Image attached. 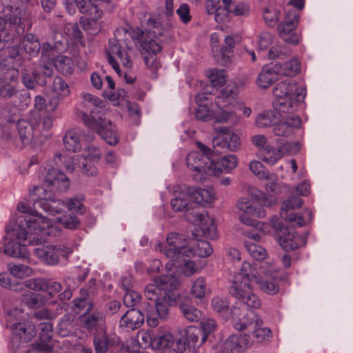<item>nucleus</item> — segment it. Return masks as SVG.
<instances>
[{
    "mask_svg": "<svg viewBox=\"0 0 353 353\" xmlns=\"http://www.w3.org/2000/svg\"><path fill=\"white\" fill-rule=\"evenodd\" d=\"M17 210L21 214L6 227V233H11L18 239H25L29 234L39 233L50 226V220L37 211H32L25 202H20Z\"/></svg>",
    "mask_w": 353,
    "mask_h": 353,
    "instance_id": "f03ea898",
    "label": "nucleus"
},
{
    "mask_svg": "<svg viewBox=\"0 0 353 353\" xmlns=\"http://www.w3.org/2000/svg\"><path fill=\"white\" fill-rule=\"evenodd\" d=\"M174 336L171 334L153 337L152 348L159 353H163L170 350L174 345Z\"/></svg>",
    "mask_w": 353,
    "mask_h": 353,
    "instance_id": "c03bdc74",
    "label": "nucleus"
},
{
    "mask_svg": "<svg viewBox=\"0 0 353 353\" xmlns=\"http://www.w3.org/2000/svg\"><path fill=\"white\" fill-rule=\"evenodd\" d=\"M38 123H32L26 119H20L17 121V128L20 141L16 142V147L23 148L32 143L37 134Z\"/></svg>",
    "mask_w": 353,
    "mask_h": 353,
    "instance_id": "aec40b11",
    "label": "nucleus"
},
{
    "mask_svg": "<svg viewBox=\"0 0 353 353\" xmlns=\"http://www.w3.org/2000/svg\"><path fill=\"white\" fill-rule=\"evenodd\" d=\"M12 99L14 105L20 109L26 108L30 102V94L24 90L17 89Z\"/></svg>",
    "mask_w": 353,
    "mask_h": 353,
    "instance_id": "bf43d9fd",
    "label": "nucleus"
},
{
    "mask_svg": "<svg viewBox=\"0 0 353 353\" xmlns=\"http://www.w3.org/2000/svg\"><path fill=\"white\" fill-rule=\"evenodd\" d=\"M198 225L201 227V230L203 231V235L207 237L213 238L216 236V225L214 224V221L212 218L209 216L205 212H204L203 217Z\"/></svg>",
    "mask_w": 353,
    "mask_h": 353,
    "instance_id": "603ef678",
    "label": "nucleus"
},
{
    "mask_svg": "<svg viewBox=\"0 0 353 353\" xmlns=\"http://www.w3.org/2000/svg\"><path fill=\"white\" fill-rule=\"evenodd\" d=\"M238 158L236 155L228 154L213 161L211 175L219 176L223 172H230L236 168Z\"/></svg>",
    "mask_w": 353,
    "mask_h": 353,
    "instance_id": "c85d7f7f",
    "label": "nucleus"
},
{
    "mask_svg": "<svg viewBox=\"0 0 353 353\" xmlns=\"http://www.w3.org/2000/svg\"><path fill=\"white\" fill-rule=\"evenodd\" d=\"M276 118L273 111H266L259 114L256 119V125L259 128L270 127L276 122Z\"/></svg>",
    "mask_w": 353,
    "mask_h": 353,
    "instance_id": "4d7b16f0",
    "label": "nucleus"
},
{
    "mask_svg": "<svg viewBox=\"0 0 353 353\" xmlns=\"http://www.w3.org/2000/svg\"><path fill=\"white\" fill-rule=\"evenodd\" d=\"M260 279L256 267L244 261L241 272L234 276L232 281L229 293L248 308L259 309L261 305V301L259 296L254 293L252 285L259 282Z\"/></svg>",
    "mask_w": 353,
    "mask_h": 353,
    "instance_id": "f257e3e1",
    "label": "nucleus"
},
{
    "mask_svg": "<svg viewBox=\"0 0 353 353\" xmlns=\"http://www.w3.org/2000/svg\"><path fill=\"white\" fill-rule=\"evenodd\" d=\"M192 192L190 188H185V190L180 192L179 195L176 194L175 197L171 200L170 204L172 210L175 212H185L190 207V194Z\"/></svg>",
    "mask_w": 353,
    "mask_h": 353,
    "instance_id": "f704fd0d",
    "label": "nucleus"
},
{
    "mask_svg": "<svg viewBox=\"0 0 353 353\" xmlns=\"http://www.w3.org/2000/svg\"><path fill=\"white\" fill-rule=\"evenodd\" d=\"M54 66L57 70L64 75H70L72 73L74 70L73 60L65 55H58L53 63Z\"/></svg>",
    "mask_w": 353,
    "mask_h": 353,
    "instance_id": "37998d69",
    "label": "nucleus"
},
{
    "mask_svg": "<svg viewBox=\"0 0 353 353\" xmlns=\"http://www.w3.org/2000/svg\"><path fill=\"white\" fill-rule=\"evenodd\" d=\"M63 143L67 150L77 152L81 148L79 132L75 130L68 131L63 137Z\"/></svg>",
    "mask_w": 353,
    "mask_h": 353,
    "instance_id": "79ce46f5",
    "label": "nucleus"
},
{
    "mask_svg": "<svg viewBox=\"0 0 353 353\" xmlns=\"http://www.w3.org/2000/svg\"><path fill=\"white\" fill-rule=\"evenodd\" d=\"M206 334L201 328L196 326H189L185 330V341L179 339L176 345L179 350H184L186 347L194 353L198 352L199 347L206 341Z\"/></svg>",
    "mask_w": 353,
    "mask_h": 353,
    "instance_id": "2eb2a0df",
    "label": "nucleus"
},
{
    "mask_svg": "<svg viewBox=\"0 0 353 353\" xmlns=\"http://www.w3.org/2000/svg\"><path fill=\"white\" fill-rule=\"evenodd\" d=\"M191 192L193 194L194 199L197 203H211L214 199L212 190L196 188L194 192Z\"/></svg>",
    "mask_w": 353,
    "mask_h": 353,
    "instance_id": "864d4df0",
    "label": "nucleus"
},
{
    "mask_svg": "<svg viewBox=\"0 0 353 353\" xmlns=\"http://www.w3.org/2000/svg\"><path fill=\"white\" fill-rule=\"evenodd\" d=\"M252 344L251 338L248 334H231L223 343L219 353H242Z\"/></svg>",
    "mask_w": 353,
    "mask_h": 353,
    "instance_id": "f3484780",
    "label": "nucleus"
},
{
    "mask_svg": "<svg viewBox=\"0 0 353 353\" xmlns=\"http://www.w3.org/2000/svg\"><path fill=\"white\" fill-rule=\"evenodd\" d=\"M13 327L14 334L19 336L21 341H29L35 334L34 327L29 322L14 323Z\"/></svg>",
    "mask_w": 353,
    "mask_h": 353,
    "instance_id": "a19ab883",
    "label": "nucleus"
},
{
    "mask_svg": "<svg viewBox=\"0 0 353 353\" xmlns=\"http://www.w3.org/2000/svg\"><path fill=\"white\" fill-rule=\"evenodd\" d=\"M221 0H206L205 1V10L209 14H214V18L216 21L219 22L221 21V18L220 15L222 12H225L226 10L225 8H222L220 4Z\"/></svg>",
    "mask_w": 353,
    "mask_h": 353,
    "instance_id": "6e6d98bb",
    "label": "nucleus"
},
{
    "mask_svg": "<svg viewBox=\"0 0 353 353\" xmlns=\"http://www.w3.org/2000/svg\"><path fill=\"white\" fill-rule=\"evenodd\" d=\"M59 105V100L58 97H52L48 103L44 97L41 95H37L34 98V108L36 110L40 112L41 114H53L57 109Z\"/></svg>",
    "mask_w": 353,
    "mask_h": 353,
    "instance_id": "72a5a7b5",
    "label": "nucleus"
},
{
    "mask_svg": "<svg viewBox=\"0 0 353 353\" xmlns=\"http://www.w3.org/2000/svg\"><path fill=\"white\" fill-rule=\"evenodd\" d=\"M89 293L86 289H81L80 296L73 300L74 310L77 313L85 310L87 313L92 311L94 307L93 303L88 300Z\"/></svg>",
    "mask_w": 353,
    "mask_h": 353,
    "instance_id": "58836bf2",
    "label": "nucleus"
},
{
    "mask_svg": "<svg viewBox=\"0 0 353 353\" xmlns=\"http://www.w3.org/2000/svg\"><path fill=\"white\" fill-rule=\"evenodd\" d=\"M256 284L259 285L261 290L270 295L276 294L279 292L280 289L279 282L275 279L271 281H262L260 279L259 282H257Z\"/></svg>",
    "mask_w": 353,
    "mask_h": 353,
    "instance_id": "e2e57ef3",
    "label": "nucleus"
},
{
    "mask_svg": "<svg viewBox=\"0 0 353 353\" xmlns=\"http://www.w3.org/2000/svg\"><path fill=\"white\" fill-rule=\"evenodd\" d=\"M235 41L233 37L228 35L225 38V45L222 46L219 54L218 61L222 65H226L231 61L233 55V49L235 47Z\"/></svg>",
    "mask_w": 353,
    "mask_h": 353,
    "instance_id": "c9c22d12",
    "label": "nucleus"
},
{
    "mask_svg": "<svg viewBox=\"0 0 353 353\" xmlns=\"http://www.w3.org/2000/svg\"><path fill=\"white\" fill-rule=\"evenodd\" d=\"M6 20L8 21L10 24L16 26L19 30L17 31L19 32L20 30L23 32L24 31V21L26 19V12L21 8H12L10 9V13L6 14Z\"/></svg>",
    "mask_w": 353,
    "mask_h": 353,
    "instance_id": "4c0bfd02",
    "label": "nucleus"
},
{
    "mask_svg": "<svg viewBox=\"0 0 353 353\" xmlns=\"http://www.w3.org/2000/svg\"><path fill=\"white\" fill-rule=\"evenodd\" d=\"M133 41L139 43V51L144 59L145 64L152 71L159 68L156 54L162 50L161 46L154 39V32H144L139 28L132 29L130 32Z\"/></svg>",
    "mask_w": 353,
    "mask_h": 353,
    "instance_id": "39448f33",
    "label": "nucleus"
},
{
    "mask_svg": "<svg viewBox=\"0 0 353 353\" xmlns=\"http://www.w3.org/2000/svg\"><path fill=\"white\" fill-rule=\"evenodd\" d=\"M275 101L274 108L279 112L293 113L296 111L301 100L306 94L303 88L294 81H281L273 89Z\"/></svg>",
    "mask_w": 353,
    "mask_h": 353,
    "instance_id": "7ed1b4c3",
    "label": "nucleus"
},
{
    "mask_svg": "<svg viewBox=\"0 0 353 353\" xmlns=\"http://www.w3.org/2000/svg\"><path fill=\"white\" fill-rule=\"evenodd\" d=\"M68 162L71 163L72 165L68 164L66 167L71 171L75 170L77 165L81 172L88 176H96L98 173V169L94 165V162L83 159V156H74L68 159Z\"/></svg>",
    "mask_w": 353,
    "mask_h": 353,
    "instance_id": "cd10ccee",
    "label": "nucleus"
},
{
    "mask_svg": "<svg viewBox=\"0 0 353 353\" xmlns=\"http://www.w3.org/2000/svg\"><path fill=\"white\" fill-rule=\"evenodd\" d=\"M278 242L285 251H292L299 247L305 245L306 237L299 235L294 228H285L278 238Z\"/></svg>",
    "mask_w": 353,
    "mask_h": 353,
    "instance_id": "4be33fe9",
    "label": "nucleus"
},
{
    "mask_svg": "<svg viewBox=\"0 0 353 353\" xmlns=\"http://www.w3.org/2000/svg\"><path fill=\"white\" fill-rule=\"evenodd\" d=\"M211 307L214 312L223 317H227L229 313L233 319L241 316L239 312L240 310L237 306L230 308V303L225 297L214 296L211 301Z\"/></svg>",
    "mask_w": 353,
    "mask_h": 353,
    "instance_id": "bb28decb",
    "label": "nucleus"
},
{
    "mask_svg": "<svg viewBox=\"0 0 353 353\" xmlns=\"http://www.w3.org/2000/svg\"><path fill=\"white\" fill-rule=\"evenodd\" d=\"M9 270L14 276L23 279L28 277L33 274L31 268L23 264L13 265L9 266Z\"/></svg>",
    "mask_w": 353,
    "mask_h": 353,
    "instance_id": "680f3d73",
    "label": "nucleus"
},
{
    "mask_svg": "<svg viewBox=\"0 0 353 353\" xmlns=\"http://www.w3.org/2000/svg\"><path fill=\"white\" fill-rule=\"evenodd\" d=\"M9 56L0 63V97L11 99L19 85V70L14 65L19 50L16 46L8 49Z\"/></svg>",
    "mask_w": 353,
    "mask_h": 353,
    "instance_id": "20e7f679",
    "label": "nucleus"
},
{
    "mask_svg": "<svg viewBox=\"0 0 353 353\" xmlns=\"http://www.w3.org/2000/svg\"><path fill=\"white\" fill-rule=\"evenodd\" d=\"M280 16L279 11L272 6L264 9L263 18L266 23L270 26H274L278 21Z\"/></svg>",
    "mask_w": 353,
    "mask_h": 353,
    "instance_id": "338daca9",
    "label": "nucleus"
},
{
    "mask_svg": "<svg viewBox=\"0 0 353 353\" xmlns=\"http://www.w3.org/2000/svg\"><path fill=\"white\" fill-rule=\"evenodd\" d=\"M189 256H184L179 257V259H174L169 261L166 265L167 268L171 269V267H175L181 270V272L186 276H190L196 273L199 268L194 261L188 259Z\"/></svg>",
    "mask_w": 353,
    "mask_h": 353,
    "instance_id": "7c9ffc66",
    "label": "nucleus"
},
{
    "mask_svg": "<svg viewBox=\"0 0 353 353\" xmlns=\"http://www.w3.org/2000/svg\"><path fill=\"white\" fill-rule=\"evenodd\" d=\"M244 245L250 255L255 260H263L268 256L267 250L257 243L245 241Z\"/></svg>",
    "mask_w": 353,
    "mask_h": 353,
    "instance_id": "09e8293b",
    "label": "nucleus"
},
{
    "mask_svg": "<svg viewBox=\"0 0 353 353\" xmlns=\"http://www.w3.org/2000/svg\"><path fill=\"white\" fill-rule=\"evenodd\" d=\"M179 310L183 316L190 322H197L201 318V312L192 305L181 303Z\"/></svg>",
    "mask_w": 353,
    "mask_h": 353,
    "instance_id": "de8ad7c7",
    "label": "nucleus"
},
{
    "mask_svg": "<svg viewBox=\"0 0 353 353\" xmlns=\"http://www.w3.org/2000/svg\"><path fill=\"white\" fill-rule=\"evenodd\" d=\"M303 203V199L299 196H292L285 201L281 207V215L292 212V210L300 208Z\"/></svg>",
    "mask_w": 353,
    "mask_h": 353,
    "instance_id": "13d9d810",
    "label": "nucleus"
},
{
    "mask_svg": "<svg viewBox=\"0 0 353 353\" xmlns=\"http://www.w3.org/2000/svg\"><path fill=\"white\" fill-rule=\"evenodd\" d=\"M23 285L35 291H45L48 288V283L46 279L41 278L27 280L24 282Z\"/></svg>",
    "mask_w": 353,
    "mask_h": 353,
    "instance_id": "69168bd1",
    "label": "nucleus"
},
{
    "mask_svg": "<svg viewBox=\"0 0 353 353\" xmlns=\"http://www.w3.org/2000/svg\"><path fill=\"white\" fill-rule=\"evenodd\" d=\"M99 19H89L85 17H81L79 19V23L85 31L90 34H97L99 30L97 21Z\"/></svg>",
    "mask_w": 353,
    "mask_h": 353,
    "instance_id": "0e129e2a",
    "label": "nucleus"
},
{
    "mask_svg": "<svg viewBox=\"0 0 353 353\" xmlns=\"http://www.w3.org/2000/svg\"><path fill=\"white\" fill-rule=\"evenodd\" d=\"M279 63L267 64L264 65L258 75L257 84L262 88H268L275 81L281 78L279 69Z\"/></svg>",
    "mask_w": 353,
    "mask_h": 353,
    "instance_id": "b1692460",
    "label": "nucleus"
},
{
    "mask_svg": "<svg viewBox=\"0 0 353 353\" xmlns=\"http://www.w3.org/2000/svg\"><path fill=\"white\" fill-rule=\"evenodd\" d=\"M236 206L239 210L240 221L247 225H255L254 219L265 216V210L259 205L254 203L250 199L242 197L237 200Z\"/></svg>",
    "mask_w": 353,
    "mask_h": 353,
    "instance_id": "9d476101",
    "label": "nucleus"
},
{
    "mask_svg": "<svg viewBox=\"0 0 353 353\" xmlns=\"http://www.w3.org/2000/svg\"><path fill=\"white\" fill-rule=\"evenodd\" d=\"M21 81L23 85L28 89H33L37 83H43L41 76L35 71L28 72L27 70L21 72Z\"/></svg>",
    "mask_w": 353,
    "mask_h": 353,
    "instance_id": "3c124183",
    "label": "nucleus"
},
{
    "mask_svg": "<svg viewBox=\"0 0 353 353\" xmlns=\"http://www.w3.org/2000/svg\"><path fill=\"white\" fill-rule=\"evenodd\" d=\"M144 322V314L140 310H128L121 318L119 326L128 331L139 328Z\"/></svg>",
    "mask_w": 353,
    "mask_h": 353,
    "instance_id": "a878e982",
    "label": "nucleus"
},
{
    "mask_svg": "<svg viewBox=\"0 0 353 353\" xmlns=\"http://www.w3.org/2000/svg\"><path fill=\"white\" fill-rule=\"evenodd\" d=\"M20 48L30 56L38 54L41 45L38 39L32 34H27L20 43Z\"/></svg>",
    "mask_w": 353,
    "mask_h": 353,
    "instance_id": "ea45409f",
    "label": "nucleus"
},
{
    "mask_svg": "<svg viewBox=\"0 0 353 353\" xmlns=\"http://www.w3.org/2000/svg\"><path fill=\"white\" fill-rule=\"evenodd\" d=\"M72 250L63 245H48L34 249V254L43 262L50 265H56L60 256L68 258Z\"/></svg>",
    "mask_w": 353,
    "mask_h": 353,
    "instance_id": "ddd939ff",
    "label": "nucleus"
},
{
    "mask_svg": "<svg viewBox=\"0 0 353 353\" xmlns=\"http://www.w3.org/2000/svg\"><path fill=\"white\" fill-rule=\"evenodd\" d=\"M44 184L52 188V190L63 192L68 190L70 182L68 177L62 171L52 168L43 174Z\"/></svg>",
    "mask_w": 353,
    "mask_h": 353,
    "instance_id": "a211bd4d",
    "label": "nucleus"
},
{
    "mask_svg": "<svg viewBox=\"0 0 353 353\" xmlns=\"http://www.w3.org/2000/svg\"><path fill=\"white\" fill-rule=\"evenodd\" d=\"M206 289V279L203 276H199L192 282L190 294L194 298L201 300L205 297Z\"/></svg>",
    "mask_w": 353,
    "mask_h": 353,
    "instance_id": "8fccbe9b",
    "label": "nucleus"
},
{
    "mask_svg": "<svg viewBox=\"0 0 353 353\" xmlns=\"http://www.w3.org/2000/svg\"><path fill=\"white\" fill-rule=\"evenodd\" d=\"M176 287L177 283L174 277L162 275L155 277L152 283L146 285L144 294L148 300L156 301L160 296H163L164 292L172 291Z\"/></svg>",
    "mask_w": 353,
    "mask_h": 353,
    "instance_id": "9b49d317",
    "label": "nucleus"
},
{
    "mask_svg": "<svg viewBox=\"0 0 353 353\" xmlns=\"http://www.w3.org/2000/svg\"><path fill=\"white\" fill-rule=\"evenodd\" d=\"M186 164L194 171L211 175L213 160L199 152L192 151L186 157Z\"/></svg>",
    "mask_w": 353,
    "mask_h": 353,
    "instance_id": "412c9836",
    "label": "nucleus"
},
{
    "mask_svg": "<svg viewBox=\"0 0 353 353\" xmlns=\"http://www.w3.org/2000/svg\"><path fill=\"white\" fill-rule=\"evenodd\" d=\"M82 119L84 123L93 131H96L101 138L110 145H116L119 142V136L114 126L110 121H105L101 111H90V114H83Z\"/></svg>",
    "mask_w": 353,
    "mask_h": 353,
    "instance_id": "423d86ee",
    "label": "nucleus"
},
{
    "mask_svg": "<svg viewBox=\"0 0 353 353\" xmlns=\"http://www.w3.org/2000/svg\"><path fill=\"white\" fill-rule=\"evenodd\" d=\"M84 199V196L82 194L77 195L68 201H64V204L70 210H74L76 212L83 214L86 212L85 207L82 203Z\"/></svg>",
    "mask_w": 353,
    "mask_h": 353,
    "instance_id": "5fc2aeb1",
    "label": "nucleus"
},
{
    "mask_svg": "<svg viewBox=\"0 0 353 353\" xmlns=\"http://www.w3.org/2000/svg\"><path fill=\"white\" fill-rule=\"evenodd\" d=\"M107 55L109 64L119 77L123 75V72L116 58L119 59L125 69L129 70L132 67L133 63L131 57L127 50L122 47L121 40L119 39H112L109 41Z\"/></svg>",
    "mask_w": 353,
    "mask_h": 353,
    "instance_id": "6e6552de",
    "label": "nucleus"
},
{
    "mask_svg": "<svg viewBox=\"0 0 353 353\" xmlns=\"http://www.w3.org/2000/svg\"><path fill=\"white\" fill-rule=\"evenodd\" d=\"M185 235L183 234L170 232L168 234L166 243L159 244V250L172 261L186 255L188 248Z\"/></svg>",
    "mask_w": 353,
    "mask_h": 353,
    "instance_id": "1a4fd4ad",
    "label": "nucleus"
},
{
    "mask_svg": "<svg viewBox=\"0 0 353 353\" xmlns=\"http://www.w3.org/2000/svg\"><path fill=\"white\" fill-rule=\"evenodd\" d=\"M262 160L271 165L275 164L283 155V151L281 148H274L268 145L262 152L260 153Z\"/></svg>",
    "mask_w": 353,
    "mask_h": 353,
    "instance_id": "a18cd8bd",
    "label": "nucleus"
},
{
    "mask_svg": "<svg viewBox=\"0 0 353 353\" xmlns=\"http://www.w3.org/2000/svg\"><path fill=\"white\" fill-rule=\"evenodd\" d=\"M212 145L217 151V148H221L234 152L240 148V137L230 128H222L217 136L213 139Z\"/></svg>",
    "mask_w": 353,
    "mask_h": 353,
    "instance_id": "dca6fc26",
    "label": "nucleus"
},
{
    "mask_svg": "<svg viewBox=\"0 0 353 353\" xmlns=\"http://www.w3.org/2000/svg\"><path fill=\"white\" fill-rule=\"evenodd\" d=\"M301 120L299 117H287L274 126L273 131L276 136L289 137L294 134L295 130L301 127Z\"/></svg>",
    "mask_w": 353,
    "mask_h": 353,
    "instance_id": "393cba45",
    "label": "nucleus"
},
{
    "mask_svg": "<svg viewBox=\"0 0 353 353\" xmlns=\"http://www.w3.org/2000/svg\"><path fill=\"white\" fill-rule=\"evenodd\" d=\"M119 338L116 334H109L105 332L94 334L92 344L95 353H107L111 348L119 345Z\"/></svg>",
    "mask_w": 353,
    "mask_h": 353,
    "instance_id": "5701e85b",
    "label": "nucleus"
},
{
    "mask_svg": "<svg viewBox=\"0 0 353 353\" xmlns=\"http://www.w3.org/2000/svg\"><path fill=\"white\" fill-rule=\"evenodd\" d=\"M212 252V247L207 241L192 239L188 243L185 256L205 258L210 256Z\"/></svg>",
    "mask_w": 353,
    "mask_h": 353,
    "instance_id": "c756f323",
    "label": "nucleus"
},
{
    "mask_svg": "<svg viewBox=\"0 0 353 353\" xmlns=\"http://www.w3.org/2000/svg\"><path fill=\"white\" fill-rule=\"evenodd\" d=\"M279 64V69L281 77H294L301 70L300 63L298 59L292 58L289 61Z\"/></svg>",
    "mask_w": 353,
    "mask_h": 353,
    "instance_id": "49530a36",
    "label": "nucleus"
},
{
    "mask_svg": "<svg viewBox=\"0 0 353 353\" xmlns=\"http://www.w3.org/2000/svg\"><path fill=\"white\" fill-rule=\"evenodd\" d=\"M58 221L61 223L65 228L74 230L77 228L80 225V221L77 216L71 213L68 215H64L57 219Z\"/></svg>",
    "mask_w": 353,
    "mask_h": 353,
    "instance_id": "774afa93",
    "label": "nucleus"
},
{
    "mask_svg": "<svg viewBox=\"0 0 353 353\" xmlns=\"http://www.w3.org/2000/svg\"><path fill=\"white\" fill-rule=\"evenodd\" d=\"M299 21V15L295 10H290L285 17L283 22L278 26L279 37L287 43L298 45L301 35L295 30Z\"/></svg>",
    "mask_w": 353,
    "mask_h": 353,
    "instance_id": "f8f14e48",
    "label": "nucleus"
},
{
    "mask_svg": "<svg viewBox=\"0 0 353 353\" xmlns=\"http://www.w3.org/2000/svg\"><path fill=\"white\" fill-rule=\"evenodd\" d=\"M79 322L80 327L93 336L107 330L106 318L103 312L94 311L83 314L79 317Z\"/></svg>",
    "mask_w": 353,
    "mask_h": 353,
    "instance_id": "4468645a",
    "label": "nucleus"
},
{
    "mask_svg": "<svg viewBox=\"0 0 353 353\" xmlns=\"http://www.w3.org/2000/svg\"><path fill=\"white\" fill-rule=\"evenodd\" d=\"M63 32L74 43L80 44L82 46H85L83 34L77 22L65 23L63 27Z\"/></svg>",
    "mask_w": 353,
    "mask_h": 353,
    "instance_id": "e433bc0d",
    "label": "nucleus"
},
{
    "mask_svg": "<svg viewBox=\"0 0 353 353\" xmlns=\"http://www.w3.org/2000/svg\"><path fill=\"white\" fill-rule=\"evenodd\" d=\"M250 171L260 179H269L270 173L261 162L252 161L249 164Z\"/></svg>",
    "mask_w": 353,
    "mask_h": 353,
    "instance_id": "052dcab7",
    "label": "nucleus"
},
{
    "mask_svg": "<svg viewBox=\"0 0 353 353\" xmlns=\"http://www.w3.org/2000/svg\"><path fill=\"white\" fill-rule=\"evenodd\" d=\"M34 207L42 208L45 212L50 214H59L62 210V206H65L64 201L57 199H49L48 198L34 199Z\"/></svg>",
    "mask_w": 353,
    "mask_h": 353,
    "instance_id": "473e14b6",
    "label": "nucleus"
},
{
    "mask_svg": "<svg viewBox=\"0 0 353 353\" xmlns=\"http://www.w3.org/2000/svg\"><path fill=\"white\" fill-rule=\"evenodd\" d=\"M7 234L10 235L11 239H8L7 236L3 238L0 245V252L14 258L23 257L26 251V242L29 235L25 239L20 240L12 236L10 232Z\"/></svg>",
    "mask_w": 353,
    "mask_h": 353,
    "instance_id": "6ab92c4d",
    "label": "nucleus"
},
{
    "mask_svg": "<svg viewBox=\"0 0 353 353\" xmlns=\"http://www.w3.org/2000/svg\"><path fill=\"white\" fill-rule=\"evenodd\" d=\"M240 316L235 317L233 322V327L236 330L243 331L252 327H257L263 325L262 319L255 313L250 312L244 315L243 318Z\"/></svg>",
    "mask_w": 353,
    "mask_h": 353,
    "instance_id": "2f4dec72",
    "label": "nucleus"
},
{
    "mask_svg": "<svg viewBox=\"0 0 353 353\" xmlns=\"http://www.w3.org/2000/svg\"><path fill=\"white\" fill-rule=\"evenodd\" d=\"M176 295L172 291L164 292L163 296L155 301V308L149 303H144L143 307L147 316V323L151 327H157L159 319L165 320L169 315V307L176 301Z\"/></svg>",
    "mask_w": 353,
    "mask_h": 353,
    "instance_id": "0eeeda50",
    "label": "nucleus"
}]
</instances>
